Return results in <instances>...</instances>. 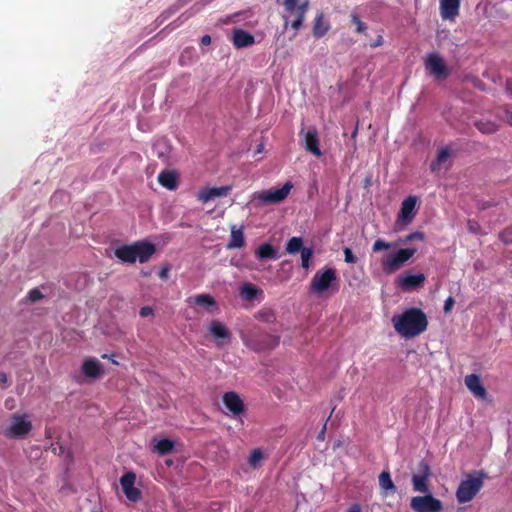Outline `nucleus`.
I'll list each match as a JSON object with an SVG mask.
<instances>
[{"label": "nucleus", "mask_w": 512, "mask_h": 512, "mask_svg": "<svg viewBox=\"0 0 512 512\" xmlns=\"http://www.w3.org/2000/svg\"><path fill=\"white\" fill-rule=\"evenodd\" d=\"M392 323L396 332L404 338H413L427 328L426 315L417 308H411L401 314L394 315Z\"/></svg>", "instance_id": "nucleus-1"}, {"label": "nucleus", "mask_w": 512, "mask_h": 512, "mask_svg": "<svg viewBox=\"0 0 512 512\" xmlns=\"http://www.w3.org/2000/svg\"><path fill=\"white\" fill-rule=\"evenodd\" d=\"M155 253V246L146 241L133 245L121 246L115 250V255L124 262L133 263L137 259L144 263Z\"/></svg>", "instance_id": "nucleus-2"}, {"label": "nucleus", "mask_w": 512, "mask_h": 512, "mask_svg": "<svg viewBox=\"0 0 512 512\" xmlns=\"http://www.w3.org/2000/svg\"><path fill=\"white\" fill-rule=\"evenodd\" d=\"M308 6V0H283L285 25L288 24L289 18L293 17L291 27L294 30H299L308 11Z\"/></svg>", "instance_id": "nucleus-3"}, {"label": "nucleus", "mask_w": 512, "mask_h": 512, "mask_svg": "<svg viewBox=\"0 0 512 512\" xmlns=\"http://www.w3.org/2000/svg\"><path fill=\"white\" fill-rule=\"evenodd\" d=\"M483 486V479L478 474H470L464 478L456 491V498L459 503L470 502Z\"/></svg>", "instance_id": "nucleus-4"}, {"label": "nucleus", "mask_w": 512, "mask_h": 512, "mask_svg": "<svg viewBox=\"0 0 512 512\" xmlns=\"http://www.w3.org/2000/svg\"><path fill=\"white\" fill-rule=\"evenodd\" d=\"M416 253L415 248H401L396 252L387 254L381 260V266L384 272L390 274L399 270L413 255Z\"/></svg>", "instance_id": "nucleus-5"}, {"label": "nucleus", "mask_w": 512, "mask_h": 512, "mask_svg": "<svg viewBox=\"0 0 512 512\" xmlns=\"http://www.w3.org/2000/svg\"><path fill=\"white\" fill-rule=\"evenodd\" d=\"M32 423L27 415L13 414L7 421L4 434L11 438L25 437L31 430Z\"/></svg>", "instance_id": "nucleus-6"}, {"label": "nucleus", "mask_w": 512, "mask_h": 512, "mask_svg": "<svg viewBox=\"0 0 512 512\" xmlns=\"http://www.w3.org/2000/svg\"><path fill=\"white\" fill-rule=\"evenodd\" d=\"M337 281V272L333 268H326L315 273L311 280V291L323 295Z\"/></svg>", "instance_id": "nucleus-7"}, {"label": "nucleus", "mask_w": 512, "mask_h": 512, "mask_svg": "<svg viewBox=\"0 0 512 512\" xmlns=\"http://www.w3.org/2000/svg\"><path fill=\"white\" fill-rule=\"evenodd\" d=\"M410 507L414 512H442V502L431 493L411 498Z\"/></svg>", "instance_id": "nucleus-8"}, {"label": "nucleus", "mask_w": 512, "mask_h": 512, "mask_svg": "<svg viewBox=\"0 0 512 512\" xmlns=\"http://www.w3.org/2000/svg\"><path fill=\"white\" fill-rule=\"evenodd\" d=\"M426 70L436 79L443 80L450 74V69L445 63L444 59L436 54L432 53L426 56L425 60Z\"/></svg>", "instance_id": "nucleus-9"}, {"label": "nucleus", "mask_w": 512, "mask_h": 512, "mask_svg": "<svg viewBox=\"0 0 512 512\" xmlns=\"http://www.w3.org/2000/svg\"><path fill=\"white\" fill-rule=\"evenodd\" d=\"M292 187V184L287 182L279 189L255 192L252 195V200H259L264 204L279 203L288 196Z\"/></svg>", "instance_id": "nucleus-10"}, {"label": "nucleus", "mask_w": 512, "mask_h": 512, "mask_svg": "<svg viewBox=\"0 0 512 512\" xmlns=\"http://www.w3.org/2000/svg\"><path fill=\"white\" fill-rule=\"evenodd\" d=\"M207 331L213 338L217 347H222L229 343L232 337L228 327L219 320H211L207 325Z\"/></svg>", "instance_id": "nucleus-11"}, {"label": "nucleus", "mask_w": 512, "mask_h": 512, "mask_svg": "<svg viewBox=\"0 0 512 512\" xmlns=\"http://www.w3.org/2000/svg\"><path fill=\"white\" fill-rule=\"evenodd\" d=\"M136 475L133 472H126L120 478L121 488L127 497V499L131 502H138L142 498L141 490L136 487Z\"/></svg>", "instance_id": "nucleus-12"}, {"label": "nucleus", "mask_w": 512, "mask_h": 512, "mask_svg": "<svg viewBox=\"0 0 512 512\" xmlns=\"http://www.w3.org/2000/svg\"><path fill=\"white\" fill-rule=\"evenodd\" d=\"M416 203L417 198L415 196H409L402 202L401 209L396 221L398 226H406L413 220L416 214Z\"/></svg>", "instance_id": "nucleus-13"}, {"label": "nucleus", "mask_w": 512, "mask_h": 512, "mask_svg": "<svg viewBox=\"0 0 512 512\" xmlns=\"http://www.w3.org/2000/svg\"><path fill=\"white\" fill-rule=\"evenodd\" d=\"M187 304L191 307L200 306L207 313L213 314L217 309V303L209 294H198L187 298Z\"/></svg>", "instance_id": "nucleus-14"}, {"label": "nucleus", "mask_w": 512, "mask_h": 512, "mask_svg": "<svg viewBox=\"0 0 512 512\" xmlns=\"http://www.w3.org/2000/svg\"><path fill=\"white\" fill-rule=\"evenodd\" d=\"M423 239H424V234L421 232L411 233L408 236H406L405 238L399 239V241L396 243H389V242H385L382 239H377L372 246V250L374 252H379L382 250H388V249L394 248L398 244H406L413 240H423Z\"/></svg>", "instance_id": "nucleus-15"}, {"label": "nucleus", "mask_w": 512, "mask_h": 512, "mask_svg": "<svg viewBox=\"0 0 512 512\" xmlns=\"http://www.w3.org/2000/svg\"><path fill=\"white\" fill-rule=\"evenodd\" d=\"M465 385L468 390L474 395L477 399H485L487 396V391L483 386L481 379L476 374H469L464 379Z\"/></svg>", "instance_id": "nucleus-16"}, {"label": "nucleus", "mask_w": 512, "mask_h": 512, "mask_svg": "<svg viewBox=\"0 0 512 512\" xmlns=\"http://www.w3.org/2000/svg\"><path fill=\"white\" fill-rule=\"evenodd\" d=\"M425 281V275L422 273L419 274H404L397 278L398 286L405 290L409 291L421 286Z\"/></svg>", "instance_id": "nucleus-17"}, {"label": "nucleus", "mask_w": 512, "mask_h": 512, "mask_svg": "<svg viewBox=\"0 0 512 512\" xmlns=\"http://www.w3.org/2000/svg\"><path fill=\"white\" fill-rule=\"evenodd\" d=\"M231 191V186L206 188L199 192L198 199L206 203L217 197L227 196Z\"/></svg>", "instance_id": "nucleus-18"}, {"label": "nucleus", "mask_w": 512, "mask_h": 512, "mask_svg": "<svg viewBox=\"0 0 512 512\" xmlns=\"http://www.w3.org/2000/svg\"><path fill=\"white\" fill-rule=\"evenodd\" d=\"M451 165V150L447 147L442 148L435 161L431 164V170L433 172H441L447 170Z\"/></svg>", "instance_id": "nucleus-19"}, {"label": "nucleus", "mask_w": 512, "mask_h": 512, "mask_svg": "<svg viewBox=\"0 0 512 512\" xmlns=\"http://www.w3.org/2000/svg\"><path fill=\"white\" fill-rule=\"evenodd\" d=\"M225 407L234 415L240 414L244 410V404L238 394L235 392H227L223 396Z\"/></svg>", "instance_id": "nucleus-20"}, {"label": "nucleus", "mask_w": 512, "mask_h": 512, "mask_svg": "<svg viewBox=\"0 0 512 512\" xmlns=\"http://www.w3.org/2000/svg\"><path fill=\"white\" fill-rule=\"evenodd\" d=\"M460 0H441L440 13L443 19L453 20L459 13Z\"/></svg>", "instance_id": "nucleus-21"}, {"label": "nucleus", "mask_w": 512, "mask_h": 512, "mask_svg": "<svg viewBox=\"0 0 512 512\" xmlns=\"http://www.w3.org/2000/svg\"><path fill=\"white\" fill-rule=\"evenodd\" d=\"M429 469L427 466H424L422 474H416L412 477L413 489L416 492L428 494L430 493L428 478H429Z\"/></svg>", "instance_id": "nucleus-22"}, {"label": "nucleus", "mask_w": 512, "mask_h": 512, "mask_svg": "<svg viewBox=\"0 0 512 512\" xmlns=\"http://www.w3.org/2000/svg\"><path fill=\"white\" fill-rule=\"evenodd\" d=\"M304 143H305V148L308 151H310L312 154H314L317 157L322 155V152L318 146V143H319L318 134L315 129H309L304 134Z\"/></svg>", "instance_id": "nucleus-23"}, {"label": "nucleus", "mask_w": 512, "mask_h": 512, "mask_svg": "<svg viewBox=\"0 0 512 512\" xmlns=\"http://www.w3.org/2000/svg\"><path fill=\"white\" fill-rule=\"evenodd\" d=\"M158 182L169 190H175L178 186V177L174 171L165 170L158 175Z\"/></svg>", "instance_id": "nucleus-24"}, {"label": "nucleus", "mask_w": 512, "mask_h": 512, "mask_svg": "<svg viewBox=\"0 0 512 512\" xmlns=\"http://www.w3.org/2000/svg\"><path fill=\"white\" fill-rule=\"evenodd\" d=\"M233 44L237 48H243L254 44V37L241 29H236L233 32Z\"/></svg>", "instance_id": "nucleus-25"}, {"label": "nucleus", "mask_w": 512, "mask_h": 512, "mask_svg": "<svg viewBox=\"0 0 512 512\" xmlns=\"http://www.w3.org/2000/svg\"><path fill=\"white\" fill-rule=\"evenodd\" d=\"M245 245V238L242 228L231 227L230 241L227 244V249L241 248Z\"/></svg>", "instance_id": "nucleus-26"}, {"label": "nucleus", "mask_w": 512, "mask_h": 512, "mask_svg": "<svg viewBox=\"0 0 512 512\" xmlns=\"http://www.w3.org/2000/svg\"><path fill=\"white\" fill-rule=\"evenodd\" d=\"M262 294L261 289L256 287L251 283H245L240 287V295L242 298L248 301H252L256 299L259 295Z\"/></svg>", "instance_id": "nucleus-27"}, {"label": "nucleus", "mask_w": 512, "mask_h": 512, "mask_svg": "<svg viewBox=\"0 0 512 512\" xmlns=\"http://www.w3.org/2000/svg\"><path fill=\"white\" fill-rule=\"evenodd\" d=\"M329 28L328 22L324 19L323 15L320 14L315 19L313 34L315 37H322L328 32Z\"/></svg>", "instance_id": "nucleus-28"}, {"label": "nucleus", "mask_w": 512, "mask_h": 512, "mask_svg": "<svg viewBox=\"0 0 512 512\" xmlns=\"http://www.w3.org/2000/svg\"><path fill=\"white\" fill-rule=\"evenodd\" d=\"M255 255L259 259H266V258L275 259L276 258V251H275V249L273 248L272 245H270L268 243H265V244H262L261 246H259L256 249Z\"/></svg>", "instance_id": "nucleus-29"}, {"label": "nucleus", "mask_w": 512, "mask_h": 512, "mask_svg": "<svg viewBox=\"0 0 512 512\" xmlns=\"http://www.w3.org/2000/svg\"><path fill=\"white\" fill-rule=\"evenodd\" d=\"M83 372L86 376L96 377L100 372L99 362L94 359L86 360L83 363Z\"/></svg>", "instance_id": "nucleus-30"}, {"label": "nucleus", "mask_w": 512, "mask_h": 512, "mask_svg": "<svg viewBox=\"0 0 512 512\" xmlns=\"http://www.w3.org/2000/svg\"><path fill=\"white\" fill-rule=\"evenodd\" d=\"M379 486L385 492H395V485L391 479L389 472H381V474L379 475Z\"/></svg>", "instance_id": "nucleus-31"}, {"label": "nucleus", "mask_w": 512, "mask_h": 512, "mask_svg": "<svg viewBox=\"0 0 512 512\" xmlns=\"http://www.w3.org/2000/svg\"><path fill=\"white\" fill-rule=\"evenodd\" d=\"M479 131L485 134H491L497 131L498 125L491 121H479L476 123Z\"/></svg>", "instance_id": "nucleus-32"}, {"label": "nucleus", "mask_w": 512, "mask_h": 512, "mask_svg": "<svg viewBox=\"0 0 512 512\" xmlns=\"http://www.w3.org/2000/svg\"><path fill=\"white\" fill-rule=\"evenodd\" d=\"M303 241L300 237H292L286 246V251L290 254H294L298 251H301L303 248Z\"/></svg>", "instance_id": "nucleus-33"}, {"label": "nucleus", "mask_w": 512, "mask_h": 512, "mask_svg": "<svg viewBox=\"0 0 512 512\" xmlns=\"http://www.w3.org/2000/svg\"><path fill=\"white\" fill-rule=\"evenodd\" d=\"M173 448V443L168 439H162L155 443L154 449L160 454L169 453Z\"/></svg>", "instance_id": "nucleus-34"}, {"label": "nucleus", "mask_w": 512, "mask_h": 512, "mask_svg": "<svg viewBox=\"0 0 512 512\" xmlns=\"http://www.w3.org/2000/svg\"><path fill=\"white\" fill-rule=\"evenodd\" d=\"M262 459H263V452L260 449H255L250 454L248 462L253 468H256L260 465V462L262 461Z\"/></svg>", "instance_id": "nucleus-35"}, {"label": "nucleus", "mask_w": 512, "mask_h": 512, "mask_svg": "<svg viewBox=\"0 0 512 512\" xmlns=\"http://www.w3.org/2000/svg\"><path fill=\"white\" fill-rule=\"evenodd\" d=\"M313 256V250L311 248H303L301 250V264L302 267L308 269L310 266V260Z\"/></svg>", "instance_id": "nucleus-36"}, {"label": "nucleus", "mask_w": 512, "mask_h": 512, "mask_svg": "<svg viewBox=\"0 0 512 512\" xmlns=\"http://www.w3.org/2000/svg\"><path fill=\"white\" fill-rule=\"evenodd\" d=\"M43 297L42 293L38 289H33L28 294V299L31 302H36Z\"/></svg>", "instance_id": "nucleus-37"}, {"label": "nucleus", "mask_w": 512, "mask_h": 512, "mask_svg": "<svg viewBox=\"0 0 512 512\" xmlns=\"http://www.w3.org/2000/svg\"><path fill=\"white\" fill-rule=\"evenodd\" d=\"M259 317L263 321L270 322L274 319V314L271 310H264L259 312Z\"/></svg>", "instance_id": "nucleus-38"}, {"label": "nucleus", "mask_w": 512, "mask_h": 512, "mask_svg": "<svg viewBox=\"0 0 512 512\" xmlns=\"http://www.w3.org/2000/svg\"><path fill=\"white\" fill-rule=\"evenodd\" d=\"M352 21L355 24L356 31L358 33H361V32H363L365 30L366 27H365L364 23L361 22L360 19L357 16H353L352 17Z\"/></svg>", "instance_id": "nucleus-39"}, {"label": "nucleus", "mask_w": 512, "mask_h": 512, "mask_svg": "<svg viewBox=\"0 0 512 512\" xmlns=\"http://www.w3.org/2000/svg\"><path fill=\"white\" fill-rule=\"evenodd\" d=\"M344 255H345V261L347 263H355L356 262V257L352 253L351 249L345 248L344 249Z\"/></svg>", "instance_id": "nucleus-40"}, {"label": "nucleus", "mask_w": 512, "mask_h": 512, "mask_svg": "<svg viewBox=\"0 0 512 512\" xmlns=\"http://www.w3.org/2000/svg\"><path fill=\"white\" fill-rule=\"evenodd\" d=\"M454 305V299L452 297H449L446 301H445V305H444V311L445 312H449L451 311L452 307Z\"/></svg>", "instance_id": "nucleus-41"}, {"label": "nucleus", "mask_w": 512, "mask_h": 512, "mask_svg": "<svg viewBox=\"0 0 512 512\" xmlns=\"http://www.w3.org/2000/svg\"><path fill=\"white\" fill-rule=\"evenodd\" d=\"M383 44V37L381 35H378L374 41L370 43V46L372 48H376L378 46H381Z\"/></svg>", "instance_id": "nucleus-42"}, {"label": "nucleus", "mask_w": 512, "mask_h": 512, "mask_svg": "<svg viewBox=\"0 0 512 512\" xmlns=\"http://www.w3.org/2000/svg\"><path fill=\"white\" fill-rule=\"evenodd\" d=\"M152 313H153L152 309H151L150 307H148V306L143 307V308H141V310H140V315H141L142 317H147V316H149V315H152Z\"/></svg>", "instance_id": "nucleus-43"}, {"label": "nucleus", "mask_w": 512, "mask_h": 512, "mask_svg": "<svg viewBox=\"0 0 512 512\" xmlns=\"http://www.w3.org/2000/svg\"><path fill=\"white\" fill-rule=\"evenodd\" d=\"M168 274H169V267H164L162 268V270L160 271L159 273V277L161 279H167L168 278Z\"/></svg>", "instance_id": "nucleus-44"}, {"label": "nucleus", "mask_w": 512, "mask_h": 512, "mask_svg": "<svg viewBox=\"0 0 512 512\" xmlns=\"http://www.w3.org/2000/svg\"><path fill=\"white\" fill-rule=\"evenodd\" d=\"M346 512H362V508L359 504H353Z\"/></svg>", "instance_id": "nucleus-45"}, {"label": "nucleus", "mask_w": 512, "mask_h": 512, "mask_svg": "<svg viewBox=\"0 0 512 512\" xmlns=\"http://www.w3.org/2000/svg\"><path fill=\"white\" fill-rule=\"evenodd\" d=\"M202 45H209L211 43V38L208 35H205L201 39Z\"/></svg>", "instance_id": "nucleus-46"}, {"label": "nucleus", "mask_w": 512, "mask_h": 512, "mask_svg": "<svg viewBox=\"0 0 512 512\" xmlns=\"http://www.w3.org/2000/svg\"><path fill=\"white\" fill-rule=\"evenodd\" d=\"M468 228L471 232L475 233L477 231V224L476 223H472V222H469L468 224Z\"/></svg>", "instance_id": "nucleus-47"}, {"label": "nucleus", "mask_w": 512, "mask_h": 512, "mask_svg": "<svg viewBox=\"0 0 512 512\" xmlns=\"http://www.w3.org/2000/svg\"><path fill=\"white\" fill-rule=\"evenodd\" d=\"M7 381L6 375L4 373H0V383L5 384Z\"/></svg>", "instance_id": "nucleus-48"}, {"label": "nucleus", "mask_w": 512, "mask_h": 512, "mask_svg": "<svg viewBox=\"0 0 512 512\" xmlns=\"http://www.w3.org/2000/svg\"><path fill=\"white\" fill-rule=\"evenodd\" d=\"M263 150V145H259L257 148V152H261Z\"/></svg>", "instance_id": "nucleus-49"}, {"label": "nucleus", "mask_w": 512, "mask_h": 512, "mask_svg": "<svg viewBox=\"0 0 512 512\" xmlns=\"http://www.w3.org/2000/svg\"><path fill=\"white\" fill-rule=\"evenodd\" d=\"M58 195L63 196V194H62V193H60V194H54V198L58 197Z\"/></svg>", "instance_id": "nucleus-50"}, {"label": "nucleus", "mask_w": 512, "mask_h": 512, "mask_svg": "<svg viewBox=\"0 0 512 512\" xmlns=\"http://www.w3.org/2000/svg\"><path fill=\"white\" fill-rule=\"evenodd\" d=\"M509 89H510V90H511V92H512V88H509Z\"/></svg>", "instance_id": "nucleus-51"}]
</instances>
